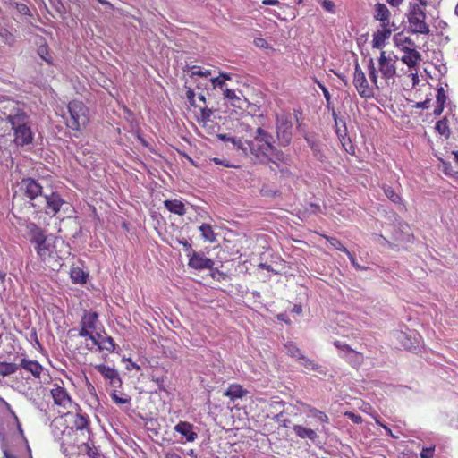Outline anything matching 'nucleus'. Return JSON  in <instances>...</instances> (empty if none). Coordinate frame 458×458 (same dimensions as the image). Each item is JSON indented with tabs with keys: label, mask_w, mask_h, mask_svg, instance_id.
Wrapping results in <instances>:
<instances>
[{
	"label": "nucleus",
	"mask_w": 458,
	"mask_h": 458,
	"mask_svg": "<svg viewBox=\"0 0 458 458\" xmlns=\"http://www.w3.org/2000/svg\"><path fill=\"white\" fill-rule=\"evenodd\" d=\"M25 231L38 259L51 270L58 271L65 256L70 254L65 242L52 233L47 234L46 230L34 222H27Z\"/></svg>",
	"instance_id": "f257e3e1"
},
{
	"label": "nucleus",
	"mask_w": 458,
	"mask_h": 458,
	"mask_svg": "<svg viewBox=\"0 0 458 458\" xmlns=\"http://www.w3.org/2000/svg\"><path fill=\"white\" fill-rule=\"evenodd\" d=\"M23 199L34 209L35 218L40 214L55 216L66 201L56 191L44 194L40 183L32 178H24L20 184Z\"/></svg>",
	"instance_id": "f03ea898"
},
{
	"label": "nucleus",
	"mask_w": 458,
	"mask_h": 458,
	"mask_svg": "<svg viewBox=\"0 0 458 458\" xmlns=\"http://www.w3.org/2000/svg\"><path fill=\"white\" fill-rule=\"evenodd\" d=\"M297 404L300 405L301 409L298 408V406L294 404H289L285 407L284 403L282 401L271 403L269 404L271 408H274L276 411L281 410L277 414L274 416V420L280 426L284 428H289L292 424L290 417L298 415V412L303 410L310 413V417L317 419L322 423L329 422V418L325 412L302 402H298Z\"/></svg>",
	"instance_id": "7ed1b4c3"
},
{
	"label": "nucleus",
	"mask_w": 458,
	"mask_h": 458,
	"mask_svg": "<svg viewBox=\"0 0 458 458\" xmlns=\"http://www.w3.org/2000/svg\"><path fill=\"white\" fill-rule=\"evenodd\" d=\"M396 61L397 57L395 55L391 56V54H387L386 51H381L377 66L375 65L373 58L369 59L368 73L371 83L376 89H379L378 73L385 81L386 84H394L396 75Z\"/></svg>",
	"instance_id": "20e7f679"
},
{
	"label": "nucleus",
	"mask_w": 458,
	"mask_h": 458,
	"mask_svg": "<svg viewBox=\"0 0 458 458\" xmlns=\"http://www.w3.org/2000/svg\"><path fill=\"white\" fill-rule=\"evenodd\" d=\"M228 140L242 149L245 155H253L258 158L261 157H268L274 152V147L270 142L271 136L261 128H258L257 135L252 140L236 138H229Z\"/></svg>",
	"instance_id": "39448f33"
},
{
	"label": "nucleus",
	"mask_w": 458,
	"mask_h": 458,
	"mask_svg": "<svg viewBox=\"0 0 458 458\" xmlns=\"http://www.w3.org/2000/svg\"><path fill=\"white\" fill-rule=\"evenodd\" d=\"M89 419L87 414L76 412L72 427L66 428L61 437L62 445L80 446L89 440Z\"/></svg>",
	"instance_id": "423d86ee"
},
{
	"label": "nucleus",
	"mask_w": 458,
	"mask_h": 458,
	"mask_svg": "<svg viewBox=\"0 0 458 458\" xmlns=\"http://www.w3.org/2000/svg\"><path fill=\"white\" fill-rule=\"evenodd\" d=\"M68 115H64L66 126L75 131H81L89 123V109L81 101L72 100L67 105Z\"/></svg>",
	"instance_id": "0eeeda50"
},
{
	"label": "nucleus",
	"mask_w": 458,
	"mask_h": 458,
	"mask_svg": "<svg viewBox=\"0 0 458 458\" xmlns=\"http://www.w3.org/2000/svg\"><path fill=\"white\" fill-rule=\"evenodd\" d=\"M426 12L417 4H411L407 13L409 29L412 33L428 35L429 25L426 22Z\"/></svg>",
	"instance_id": "6e6552de"
},
{
	"label": "nucleus",
	"mask_w": 458,
	"mask_h": 458,
	"mask_svg": "<svg viewBox=\"0 0 458 458\" xmlns=\"http://www.w3.org/2000/svg\"><path fill=\"white\" fill-rule=\"evenodd\" d=\"M50 395L55 406L64 409V411H66V412L63 411L64 413H69L70 409H72L73 406H78L72 401L62 380L52 384L50 388Z\"/></svg>",
	"instance_id": "1a4fd4ad"
},
{
	"label": "nucleus",
	"mask_w": 458,
	"mask_h": 458,
	"mask_svg": "<svg viewBox=\"0 0 458 458\" xmlns=\"http://www.w3.org/2000/svg\"><path fill=\"white\" fill-rule=\"evenodd\" d=\"M276 135L281 145L290 144L293 138V122L290 114L276 115Z\"/></svg>",
	"instance_id": "9d476101"
},
{
	"label": "nucleus",
	"mask_w": 458,
	"mask_h": 458,
	"mask_svg": "<svg viewBox=\"0 0 458 458\" xmlns=\"http://www.w3.org/2000/svg\"><path fill=\"white\" fill-rule=\"evenodd\" d=\"M353 85L361 98H371L374 97V87L369 84L366 75L358 62L354 65Z\"/></svg>",
	"instance_id": "9b49d317"
},
{
	"label": "nucleus",
	"mask_w": 458,
	"mask_h": 458,
	"mask_svg": "<svg viewBox=\"0 0 458 458\" xmlns=\"http://www.w3.org/2000/svg\"><path fill=\"white\" fill-rule=\"evenodd\" d=\"M98 324V314L94 310H84L81 319L79 335L94 340V332Z\"/></svg>",
	"instance_id": "f8f14e48"
},
{
	"label": "nucleus",
	"mask_w": 458,
	"mask_h": 458,
	"mask_svg": "<svg viewBox=\"0 0 458 458\" xmlns=\"http://www.w3.org/2000/svg\"><path fill=\"white\" fill-rule=\"evenodd\" d=\"M95 369L103 376L106 380L109 381V385L113 389L121 388L123 382L119 373L115 369L105 364L96 365Z\"/></svg>",
	"instance_id": "ddd939ff"
},
{
	"label": "nucleus",
	"mask_w": 458,
	"mask_h": 458,
	"mask_svg": "<svg viewBox=\"0 0 458 458\" xmlns=\"http://www.w3.org/2000/svg\"><path fill=\"white\" fill-rule=\"evenodd\" d=\"M400 50L403 53L401 56V61L407 65L409 70L415 69L422 60V55L416 49V47H403Z\"/></svg>",
	"instance_id": "4468645a"
},
{
	"label": "nucleus",
	"mask_w": 458,
	"mask_h": 458,
	"mask_svg": "<svg viewBox=\"0 0 458 458\" xmlns=\"http://www.w3.org/2000/svg\"><path fill=\"white\" fill-rule=\"evenodd\" d=\"M189 257L188 266L196 270L210 269L214 266V261L207 258L205 255L196 251L188 253Z\"/></svg>",
	"instance_id": "2eb2a0df"
},
{
	"label": "nucleus",
	"mask_w": 458,
	"mask_h": 458,
	"mask_svg": "<svg viewBox=\"0 0 458 458\" xmlns=\"http://www.w3.org/2000/svg\"><path fill=\"white\" fill-rule=\"evenodd\" d=\"M374 18L380 22L382 28H394L391 22V13L385 4L377 3L374 6Z\"/></svg>",
	"instance_id": "dca6fc26"
},
{
	"label": "nucleus",
	"mask_w": 458,
	"mask_h": 458,
	"mask_svg": "<svg viewBox=\"0 0 458 458\" xmlns=\"http://www.w3.org/2000/svg\"><path fill=\"white\" fill-rule=\"evenodd\" d=\"M20 368L30 373L34 378L39 379L44 367L37 360L23 357L20 360Z\"/></svg>",
	"instance_id": "f3484780"
},
{
	"label": "nucleus",
	"mask_w": 458,
	"mask_h": 458,
	"mask_svg": "<svg viewBox=\"0 0 458 458\" xmlns=\"http://www.w3.org/2000/svg\"><path fill=\"white\" fill-rule=\"evenodd\" d=\"M14 142L18 146L28 145L32 142L33 134L29 124L13 129Z\"/></svg>",
	"instance_id": "a211bd4d"
},
{
	"label": "nucleus",
	"mask_w": 458,
	"mask_h": 458,
	"mask_svg": "<svg viewBox=\"0 0 458 458\" xmlns=\"http://www.w3.org/2000/svg\"><path fill=\"white\" fill-rule=\"evenodd\" d=\"M7 122L15 129L30 123V117L25 111L21 108H15L7 115Z\"/></svg>",
	"instance_id": "6ab92c4d"
},
{
	"label": "nucleus",
	"mask_w": 458,
	"mask_h": 458,
	"mask_svg": "<svg viewBox=\"0 0 458 458\" xmlns=\"http://www.w3.org/2000/svg\"><path fill=\"white\" fill-rule=\"evenodd\" d=\"M186 98L191 106L199 108L201 120L203 122L206 123V122L210 121V118L213 114V110L210 108H208L206 106H202L201 104H197V102L195 100V93L191 88H188V89L186 91Z\"/></svg>",
	"instance_id": "aec40b11"
},
{
	"label": "nucleus",
	"mask_w": 458,
	"mask_h": 458,
	"mask_svg": "<svg viewBox=\"0 0 458 458\" xmlns=\"http://www.w3.org/2000/svg\"><path fill=\"white\" fill-rule=\"evenodd\" d=\"M94 345H97L99 351H107L113 352L115 350V344L111 336H101L97 334L94 336V340H91Z\"/></svg>",
	"instance_id": "412c9836"
},
{
	"label": "nucleus",
	"mask_w": 458,
	"mask_h": 458,
	"mask_svg": "<svg viewBox=\"0 0 458 458\" xmlns=\"http://www.w3.org/2000/svg\"><path fill=\"white\" fill-rule=\"evenodd\" d=\"M174 430L183 436L188 442H193L198 437L193 425L187 421H180L174 426Z\"/></svg>",
	"instance_id": "4be33fe9"
},
{
	"label": "nucleus",
	"mask_w": 458,
	"mask_h": 458,
	"mask_svg": "<svg viewBox=\"0 0 458 458\" xmlns=\"http://www.w3.org/2000/svg\"><path fill=\"white\" fill-rule=\"evenodd\" d=\"M293 429L297 437L302 439H309L312 442H315L318 436L317 434V429H313L303 425H293Z\"/></svg>",
	"instance_id": "5701e85b"
},
{
	"label": "nucleus",
	"mask_w": 458,
	"mask_h": 458,
	"mask_svg": "<svg viewBox=\"0 0 458 458\" xmlns=\"http://www.w3.org/2000/svg\"><path fill=\"white\" fill-rule=\"evenodd\" d=\"M164 206L169 212L178 216H183L187 212L185 204L178 199H166L164 201Z\"/></svg>",
	"instance_id": "b1692460"
},
{
	"label": "nucleus",
	"mask_w": 458,
	"mask_h": 458,
	"mask_svg": "<svg viewBox=\"0 0 458 458\" xmlns=\"http://www.w3.org/2000/svg\"><path fill=\"white\" fill-rule=\"evenodd\" d=\"M394 30V28H382L381 30H378L373 36L372 46L376 48H381L385 45L386 39H387L392 32Z\"/></svg>",
	"instance_id": "393cba45"
},
{
	"label": "nucleus",
	"mask_w": 458,
	"mask_h": 458,
	"mask_svg": "<svg viewBox=\"0 0 458 458\" xmlns=\"http://www.w3.org/2000/svg\"><path fill=\"white\" fill-rule=\"evenodd\" d=\"M340 356L354 369H359L364 362L363 353L355 350H352L347 355Z\"/></svg>",
	"instance_id": "a878e982"
},
{
	"label": "nucleus",
	"mask_w": 458,
	"mask_h": 458,
	"mask_svg": "<svg viewBox=\"0 0 458 458\" xmlns=\"http://www.w3.org/2000/svg\"><path fill=\"white\" fill-rule=\"evenodd\" d=\"M248 391L239 384H231L224 395L229 397L232 401L241 399L247 394Z\"/></svg>",
	"instance_id": "bb28decb"
},
{
	"label": "nucleus",
	"mask_w": 458,
	"mask_h": 458,
	"mask_svg": "<svg viewBox=\"0 0 458 458\" xmlns=\"http://www.w3.org/2000/svg\"><path fill=\"white\" fill-rule=\"evenodd\" d=\"M436 131L445 140H448L451 136V130L449 126V121L446 116L438 120L435 125Z\"/></svg>",
	"instance_id": "cd10ccee"
},
{
	"label": "nucleus",
	"mask_w": 458,
	"mask_h": 458,
	"mask_svg": "<svg viewBox=\"0 0 458 458\" xmlns=\"http://www.w3.org/2000/svg\"><path fill=\"white\" fill-rule=\"evenodd\" d=\"M38 55L48 64H53V58L48 45L44 38H41L40 42L38 43Z\"/></svg>",
	"instance_id": "c85d7f7f"
},
{
	"label": "nucleus",
	"mask_w": 458,
	"mask_h": 458,
	"mask_svg": "<svg viewBox=\"0 0 458 458\" xmlns=\"http://www.w3.org/2000/svg\"><path fill=\"white\" fill-rule=\"evenodd\" d=\"M20 365L13 362L0 361V376L4 377L17 372Z\"/></svg>",
	"instance_id": "c756f323"
},
{
	"label": "nucleus",
	"mask_w": 458,
	"mask_h": 458,
	"mask_svg": "<svg viewBox=\"0 0 458 458\" xmlns=\"http://www.w3.org/2000/svg\"><path fill=\"white\" fill-rule=\"evenodd\" d=\"M189 77L192 80L195 79L196 76L208 78L212 75V71L209 69H205L199 65H192L189 67Z\"/></svg>",
	"instance_id": "7c9ffc66"
},
{
	"label": "nucleus",
	"mask_w": 458,
	"mask_h": 458,
	"mask_svg": "<svg viewBox=\"0 0 458 458\" xmlns=\"http://www.w3.org/2000/svg\"><path fill=\"white\" fill-rule=\"evenodd\" d=\"M287 354L295 359L297 361L299 359L303 358V353L301 352V349L293 343V342H287L284 345Z\"/></svg>",
	"instance_id": "2f4dec72"
},
{
	"label": "nucleus",
	"mask_w": 458,
	"mask_h": 458,
	"mask_svg": "<svg viewBox=\"0 0 458 458\" xmlns=\"http://www.w3.org/2000/svg\"><path fill=\"white\" fill-rule=\"evenodd\" d=\"M385 195L394 204H401L402 203V197L395 192L393 187L388 185H383L382 187Z\"/></svg>",
	"instance_id": "473e14b6"
},
{
	"label": "nucleus",
	"mask_w": 458,
	"mask_h": 458,
	"mask_svg": "<svg viewBox=\"0 0 458 458\" xmlns=\"http://www.w3.org/2000/svg\"><path fill=\"white\" fill-rule=\"evenodd\" d=\"M71 278L72 281L75 284H84L86 283L87 275L84 271L79 267H74L71 270Z\"/></svg>",
	"instance_id": "72a5a7b5"
},
{
	"label": "nucleus",
	"mask_w": 458,
	"mask_h": 458,
	"mask_svg": "<svg viewBox=\"0 0 458 458\" xmlns=\"http://www.w3.org/2000/svg\"><path fill=\"white\" fill-rule=\"evenodd\" d=\"M199 231L201 232V236L207 241L213 242L216 240V236L212 226L208 224H203L199 226Z\"/></svg>",
	"instance_id": "f704fd0d"
},
{
	"label": "nucleus",
	"mask_w": 458,
	"mask_h": 458,
	"mask_svg": "<svg viewBox=\"0 0 458 458\" xmlns=\"http://www.w3.org/2000/svg\"><path fill=\"white\" fill-rule=\"evenodd\" d=\"M323 238H325L330 244L332 247H334L335 249L344 252V253H348L349 250H347V248H345L343 243L341 242L340 240H338L337 238L335 237H332V236H328V235H326V234H322L321 235Z\"/></svg>",
	"instance_id": "c9c22d12"
},
{
	"label": "nucleus",
	"mask_w": 458,
	"mask_h": 458,
	"mask_svg": "<svg viewBox=\"0 0 458 458\" xmlns=\"http://www.w3.org/2000/svg\"><path fill=\"white\" fill-rule=\"evenodd\" d=\"M297 362L309 370L317 371L319 369V365L317 362L306 357L304 354L303 358L299 359Z\"/></svg>",
	"instance_id": "e433bc0d"
},
{
	"label": "nucleus",
	"mask_w": 458,
	"mask_h": 458,
	"mask_svg": "<svg viewBox=\"0 0 458 458\" xmlns=\"http://www.w3.org/2000/svg\"><path fill=\"white\" fill-rule=\"evenodd\" d=\"M112 400L117 404H126L131 401V397L127 394H118L117 389H113L111 394Z\"/></svg>",
	"instance_id": "4c0bfd02"
},
{
	"label": "nucleus",
	"mask_w": 458,
	"mask_h": 458,
	"mask_svg": "<svg viewBox=\"0 0 458 458\" xmlns=\"http://www.w3.org/2000/svg\"><path fill=\"white\" fill-rule=\"evenodd\" d=\"M395 45L399 49H402V47H416L415 42L409 37H402L400 38H395Z\"/></svg>",
	"instance_id": "58836bf2"
},
{
	"label": "nucleus",
	"mask_w": 458,
	"mask_h": 458,
	"mask_svg": "<svg viewBox=\"0 0 458 458\" xmlns=\"http://www.w3.org/2000/svg\"><path fill=\"white\" fill-rule=\"evenodd\" d=\"M323 95H324L325 99L327 101V108L328 110H331L332 115H333V117L335 119V125L337 126V119L338 118H337V114H336V112H335V108L332 106L331 95H330L328 89H323Z\"/></svg>",
	"instance_id": "ea45409f"
},
{
	"label": "nucleus",
	"mask_w": 458,
	"mask_h": 458,
	"mask_svg": "<svg viewBox=\"0 0 458 458\" xmlns=\"http://www.w3.org/2000/svg\"><path fill=\"white\" fill-rule=\"evenodd\" d=\"M151 380L154 381L159 391H165V380L166 377L165 375L157 376L156 374L151 375Z\"/></svg>",
	"instance_id": "a19ab883"
},
{
	"label": "nucleus",
	"mask_w": 458,
	"mask_h": 458,
	"mask_svg": "<svg viewBox=\"0 0 458 458\" xmlns=\"http://www.w3.org/2000/svg\"><path fill=\"white\" fill-rule=\"evenodd\" d=\"M0 37L8 45H13L15 41L14 36L7 29L0 30Z\"/></svg>",
	"instance_id": "79ce46f5"
},
{
	"label": "nucleus",
	"mask_w": 458,
	"mask_h": 458,
	"mask_svg": "<svg viewBox=\"0 0 458 458\" xmlns=\"http://www.w3.org/2000/svg\"><path fill=\"white\" fill-rule=\"evenodd\" d=\"M447 101V96L445 93V90L443 87H439L437 89V96H436V102L437 104H440L445 106Z\"/></svg>",
	"instance_id": "37998d69"
},
{
	"label": "nucleus",
	"mask_w": 458,
	"mask_h": 458,
	"mask_svg": "<svg viewBox=\"0 0 458 458\" xmlns=\"http://www.w3.org/2000/svg\"><path fill=\"white\" fill-rule=\"evenodd\" d=\"M334 345L343 352L342 355H347V353L353 350L352 348H351L349 344L343 343L339 340H335L334 342Z\"/></svg>",
	"instance_id": "c03bdc74"
},
{
	"label": "nucleus",
	"mask_w": 458,
	"mask_h": 458,
	"mask_svg": "<svg viewBox=\"0 0 458 458\" xmlns=\"http://www.w3.org/2000/svg\"><path fill=\"white\" fill-rule=\"evenodd\" d=\"M401 341L403 343V345L405 346V348L410 351L415 350L419 344V342H417V341H416V344H414L406 334L402 335Z\"/></svg>",
	"instance_id": "a18cd8bd"
},
{
	"label": "nucleus",
	"mask_w": 458,
	"mask_h": 458,
	"mask_svg": "<svg viewBox=\"0 0 458 458\" xmlns=\"http://www.w3.org/2000/svg\"><path fill=\"white\" fill-rule=\"evenodd\" d=\"M336 134L339 138L340 140H348V143H349V147L352 150H353V146L350 140V138L348 137L347 135V132H346V127L345 125L344 124V130H341V129H336Z\"/></svg>",
	"instance_id": "49530a36"
},
{
	"label": "nucleus",
	"mask_w": 458,
	"mask_h": 458,
	"mask_svg": "<svg viewBox=\"0 0 458 458\" xmlns=\"http://www.w3.org/2000/svg\"><path fill=\"white\" fill-rule=\"evenodd\" d=\"M209 81L212 83L213 88H219L223 90L225 89V81L220 76L211 78Z\"/></svg>",
	"instance_id": "de8ad7c7"
},
{
	"label": "nucleus",
	"mask_w": 458,
	"mask_h": 458,
	"mask_svg": "<svg viewBox=\"0 0 458 458\" xmlns=\"http://www.w3.org/2000/svg\"><path fill=\"white\" fill-rule=\"evenodd\" d=\"M411 72L409 73V77H411L412 81V88L416 87L420 83L419 78V71L418 66L415 69L409 70Z\"/></svg>",
	"instance_id": "09e8293b"
},
{
	"label": "nucleus",
	"mask_w": 458,
	"mask_h": 458,
	"mask_svg": "<svg viewBox=\"0 0 458 458\" xmlns=\"http://www.w3.org/2000/svg\"><path fill=\"white\" fill-rule=\"evenodd\" d=\"M344 416L349 418L353 423L360 424L362 422V417L359 414H356L352 411H346Z\"/></svg>",
	"instance_id": "8fccbe9b"
},
{
	"label": "nucleus",
	"mask_w": 458,
	"mask_h": 458,
	"mask_svg": "<svg viewBox=\"0 0 458 458\" xmlns=\"http://www.w3.org/2000/svg\"><path fill=\"white\" fill-rule=\"evenodd\" d=\"M435 447H423L420 452V458H433Z\"/></svg>",
	"instance_id": "3c124183"
},
{
	"label": "nucleus",
	"mask_w": 458,
	"mask_h": 458,
	"mask_svg": "<svg viewBox=\"0 0 458 458\" xmlns=\"http://www.w3.org/2000/svg\"><path fill=\"white\" fill-rule=\"evenodd\" d=\"M347 257L349 258L352 265L357 269V270H366L367 267H361L358 262H357V259L355 258V256L352 253V252H348L346 253Z\"/></svg>",
	"instance_id": "603ef678"
},
{
	"label": "nucleus",
	"mask_w": 458,
	"mask_h": 458,
	"mask_svg": "<svg viewBox=\"0 0 458 458\" xmlns=\"http://www.w3.org/2000/svg\"><path fill=\"white\" fill-rule=\"evenodd\" d=\"M16 9L22 15H30V10L25 4L16 3Z\"/></svg>",
	"instance_id": "864d4df0"
},
{
	"label": "nucleus",
	"mask_w": 458,
	"mask_h": 458,
	"mask_svg": "<svg viewBox=\"0 0 458 458\" xmlns=\"http://www.w3.org/2000/svg\"><path fill=\"white\" fill-rule=\"evenodd\" d=\"M321 5L326 11L329 13L335 12V4L332 1L323 0L321 1Z\"/></svg>",
	"instance_id": "5fc2aeb1"
},
{
	"label": "nucleus",
	"mask_w": 458,
	"mask_h": 458,
	"mask_svg": "<svg viewBox=\"0 0 458 458\" xmlns=\"http://www.w3.org/2000/svg\"><path fill=\"white\" fill-rule=\"evenodd\" d=\"M310 148L313 150L314 156L319 159L323 160L324 156L322 155L320 149L318 148V146L315 143H310Z\"/></svg>",
	"instance_id": "6e6d98bb"
},
{
	"label": "nucleus",
	"mask_w": 458,
	"mask_h": 458,
	"mask_svg": "<svg viewBox=\"0 0 458 458\" xmlns=\"http://www.w3.org/2000/svg\"><path fill=\"white\" fill-rule=\"evenodd\" d=\"M224 95L229 100L239 99L238 97L235 94V91L233 90V89H224Z\"/></svg>",
	"instance_id": "4d7b16f0"
},
{
	"label": "nucleus",
	"mask_w": 458,
	"mask_h": 458,
	"mask_svg": "<svg viewBox=\"0 0 458 458\" xmlns=\"http://www.w3.org/2000/svg\"><path fill=\"white\" fill-rule=\"evenodd\" d=\"M254 44L256 47H260V48H267V45H268L267 40L262 38H256L254 39Z\"/></svg>",
	"instance_id": "13d9d810"
},
{
	"label": "nucleus",
	"mask_w": 458,
	"mask_h": 458,
	"mask_svg": "<svg viewBox=\"0 0 458 458\" xmlns=\"http://www.w3.org/2000/svg\"><path fill=\"white\" fill-rule=\"evenodd\" d=\"M88 454L90 458H105L104 454H101L98 450L97 449H90L89 452H88Z\"/></svg>",
	"instance_id": "bf43d9fd"
},
{
	"label": "nucleus",
	"mask_w": 458,
	"mask_h": 458,
	"mask_svg": "<svg viewBox=\"0 0 458 458\" xmlns=\"http://www.w3.org/2000/svg\"><path fill=\"white\" fill-rule=\"evenodd\" d=\"M375 420H376V423H377L378 426L382 427V428L385 429L386 433L388 436H391L392 437H396L393 434V432H392V430H391V428H388L386 425L383 424V423H382L381 421H379L377 419H376Z\"/></svg>",
	"instance_id": "052dcab7"
},
{
	"label": "nucleus",
	"mask_w": 458,
	"mask_h": 458,
	"mask_svg": "<svg viewBox=\"0 0 458 458\" xmlns=\"http://www.w3.org/2000/svg\"><path fill=\"white\" fill-rule=\"evenodd\" d=\"M444 108H445V106L437 104L436 106L434 107L433 114L435 116H439L443 113Z\"/></svg>",
	"instance_id": "680f3d73"
},
{
	"label": "nucleus",
	"mask_w": 458,
	"mask_h": 458,
	"mask_svg": "<svg viewBox=\"0 0 458 458\" xmlns=\"http://www.w3.org/2000/svg\"><path fill=\"white\" fill-rule=\"evenodd\" d=\"M213 161L216 165H222L225 167H235L233 165L229 164L228 162H225L224 160L219 159L218 157L213 158Z\"/></svg>",
	"instance_id": "e2e57ef3"
},
{
	"label": "nucleus",
	"mask_w": 458,
	"mask_h": 458,
	"mask_svg": "<svg viewBox=\"0 0 458 458\" xmlns=\"http://www.w3.org/2000/svg\"><path fill=\"white\" fill-rule=\"evenodd\" d=\"M262 4L264 5H273V6H276V5H279L280 2L278 0H263Z\"/></svg>",
	"instance_id": "0e129e2a"
},
{
	"label": "nucleus",
	"mask_w": 458,
	"mask_h": 458,
	"mask_svg": "<svg viewBox=\"0 0 458 458\" xmlns=\"http://www.w3.org/2000/svg\"><path fill=\"white\" fill-rule=\"evenodd\" d=\"M340 141H341V143H342L343 147L344 148V149H345L348 153H352V154H353V153H354V149H353V150H352V149L350 148V147H349V143H348V140H340Z\"/></svg>",
	"instance_id": "69168bd1"
},
{
	"label": "nucleus",
	"mask_w": 458,
	"mask_h": 458,
	"mask_svg": "<svg viewBox=\"0 0 458 458\" xmlns=\"http://www.w3.org/2000/svg\"><path fill=\"white\" fill-rule=\"evenodd\" d=\"M292 312L301 314L302 312V306L301 304H295L292 309Z\"/></svg>",
	"instance_id": "338daca9"
},
{
	"label": "nucleus",
	"mask_w": 458,
	"mask_h": 458,
	"mask_svg": "<svg viewBox=\"0 0 458 458\" xmlns=\"http://www.w3.org/2000/svg\"><path fill=\"white\" fill-rule=\"evenodd\" d=\"M3 458H17L15 455L11 454L7 449L3 451Z\"/></svg>",
	"instance_id": "774afa93"
}]
</instances>
